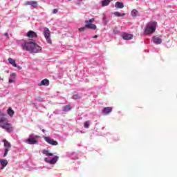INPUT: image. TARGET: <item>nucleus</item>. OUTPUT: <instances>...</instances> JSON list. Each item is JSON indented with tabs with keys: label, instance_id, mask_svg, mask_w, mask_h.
<instances>
[{
	"label": "nucleus",
	"instance_id": "nucleus-17",
	"mask_svg": "<svg viewBox=\"0 0 177 177\" xmlns=\"http://www.w3.org/2000/svg\"><path fill=\"white\" fill-rule=\"evenodd\" d=\"M131 15L132 17H138V16H139V11L136 9H133L131 11Z\"/></svg>",
	"mask_w": 177,
	"mask_h": 177
},
{
	"label": "nucleus",
	"instance_id": "nucleus-25",
	"mask_svg": "<svg viewBox=\"0 0 177 177\" xmlns=\"http://www.w3.org/2000/svg\"><path fill=\"white\" fill-rule=\"evenodd\" d=\"M113 33L117 35V34H120V30H118V29L117 28H115L113 29Z\"/></svg>",
	"mask_w": 177,
	"mask_h": 177
},
{
	"label": "nucleus",
	"instance_id": "nucleus-7",
	"mask_svg": "<svg viewBox=\"0 0 177 177\" xmlns=\"http://www.w3.org/2000/svg\"><path fill=\"white\" fill-rule=\"evenodd\" d=\"M93 21H95V19L92 18L88 21H85L86 27L90 30H96V25L93 24Z\"/></svg>",
	"mask_w": 177,
	"mask_h": 177
},
{
	"label": "nucleus",
	"instance_id": "nucleus-31",
	"mask_svg": "<svg viewBox=\"0 0 177 177\" xmlns=\"http://www.w3.org/2000/svg\"><path fill=\"white\" fill-rule=\"evenodd\" d=\"M53 13L55 15V14H56V13H57V9H54L53 10Z\"/></svg>",
	"mask_w": 177,
	"mask_h": 177
},
{
	"label": "nucleus",
	"instance_id": "nucleus-21",
	"mask_svg": "<svg viewBox=\"0 0 177 177\" xmlns=\"http://www.w3.org/2000/svg\"><path fill=\"white\" fill-rule=\"evenodd\" d=\"M7 113L10 117H13L15 115V111L12 109L11 107H9L8 109L7 110Z\"/></svg>",
	"mask_w": 177,
	"mask_h": 177
},
{
	"label": "nucleus",
	"instance_id": "nucleus-5",
	"mask_svg": "<svg viewBox=\"0 0 177 177\" xmlns=\"http://www.w3.org/2000/svg\"><path fill=\"white\" fill-rule=\"evenodd\" d=\"M44 37L47 42V44H52V39H50V30L48 28H44L43 30Z\"/></svg>",
	"mask_w": 177,
	"mask_h": 177
},
{
	"label": "nucleus",
	"instance_id": "nucleus-19",
	"mask_svg": "<svg viewBox=\"0 0 177 177\" xmlns=\"http://www.w3.org/2000/svg\"><path fill=\"white\" fill-rule=\"evenodd\" d=\"M115 8H117L118 9H122L124 8V3H121V2H116L115 4Z\"/></svg>",
	"mask_w": 177,
	"mask_h": 177
},
{
	"label": "nucleus",
	"instance_id": "nucleus-33",
	"mask_svg": "<svg viewBox=\"0 0 177 177\" xmlns=\"http://www.w3.org/2000/svg\"><path fill=\"white\" fill-rule=\"evenodd\" d=\"M93 38H97V35H95Z\"/></svg>",
	"mask_w": 177,
	"mask_h": 177
},
{
	"label": "nucleus",
	"instance_id": "nucleus-32",
	"mask_svg": "<svg viewBox=\"0 0 177 177\" xmlns=\"http://www.w3.org/2000/svg\"><path fill=\"white\" fill-rule=\"evenodd\" d=\"M5 37H6L7 38H9V34L8 32H6L4 34Z\"/></svg>",
	"mask_w": 177,
	"mask_h": 177
},
{
	"label": "nucleus",
	"instance_id": "nucleus-1",
	"mask_svg": "<svg viewBox=\"0 0 177 177\" xmlns=\"http://www.w3.org/2000/svg\"><path fill=\"white\" fill-rule=\"evenodd\" d=\"M21 48L24 50L30 52V53H39L42 50V47L38 46L35 40H29L22 43Z\"/></svg>",
	"mask_w": 177,
	"mask_h": 177
},
{
	"label": "nucleus",
	"instance_id": "nucleus-35",
	"mask_svg": "<svg viewBox=\"0 0 177 177\" xmlns=\"http://www.w3.org/2000/svg\"><path fill=\"white\" fill-rule=\"evenodd\" d=\"M68 1H71V0H68Z\"/></svg>",
	"mask_w": 177,
	"mask_h": 177
},
{
	"label": "nucleus",
	"instance_id": "nucleus-12",
	"mask_svg": "<svg viewBox=\"0 0 177 177\" xmlns=\"http://www.w3.org/2000/svg\"><path fill=\"white\" fill-rule=\"evenodd\" d=\"M122 37L123 39H125L126 41H129V39H132V38H133V35L129 33H123Z\"/></svg>",
	"mask_w": 177,
	"mask_h": 177
},
{
	"label": "nucleus",
	"instance_id": "nucleus-14",
	"mask_svg": "<svg viewBox=\"0 0 177 177\" xmlns=\"http://www.w3.org/2000/svg\"><path fill=\"white\" fill-rule=\"evenodd\" d=\"M111 111H113V108H111V107H105L102 110V113L104 115H107V114H110V113H111Z\"/></svg>",
	"mask_w": 177,
	"mask_h": 177
},
{
	"label": "nucleus",
	"instance_id": "nucleus-22",
	"mask_svg": "<svg viewBox=\"0 0 177 177\" xmlns=\"http://www.w3.org/2000/svg\"><path fill=\"white\" fill-rule=\"evenodd\" d=\"M71 106L70 105H66L65 106H64L62 108V111L65 112V113H67V111H70V110H71Z\"/></svg>",
	"mask_w": 177,
	"mask_h": 177
},
{
	"label": "nucleus",
	"instance_id": "nucleus-26",
	"mask_svg": "<svg viewBox=\"0 0 177 177\" xmlns=\"http://www.w3.org/2000/svg\"><path fill=\"white\" fill-rule=\"evenodd\" d=\"M73 99H75V100H77V99H80V95H78V94H75L73 96Z\"/></svg>",
	"mask_w": 177,
	"mask_h": 177
},
{
	"label": "nucleus",
	"instance_id": "nucleus-13",
	"mask_svg": "<svg viewBox=\"0 0 177 177\" xmlns=\"http://www.w3.org/2000/svg\"><path fill=\"white\" fill-rule=\"evenodd\" d=\"M25 5L26 6H27L28 5H30V6H32V8H34L35 9V8L38 6V3L35 1H26L25 3Z\"/></svg>",
	"mask_w": 177,
	"mask_h": 177
},
{
	"label": "nucleus",
	"instance_id": "nucleus-3",
	"mask_svg": "<svg viewBox=\"0 0 177 177\" xmlns=\"http://www.w3.org/2000/svg\"><path fill=\"white\" fill-rule=\"evenodd\" d=\"M156 28H157V22L150 21L148 23L145 28V34L149 35L156 32Z\"/></svg>",
	"mask_w": 177,
	"mask_h": 177
},
{
	"label": "nucleus",
	"instance_id": "nucleus-18",
	"mask_svg": "<svg viewBox=\"0 0 177 177\" xmlns=\"http://www.w3.org/2000/svg\"><path fill=\"white\" fill-rule=\"evenodd\" d=\"M8 62L10 63V64L13 66V67H17V64H16V60H15L14 59L8 58Z\"/></svg>",
	"mask_w": 177,
	"mask_h": 177
},
{
	"label": "nucleus",
	"instance_id": "nucleus-28",
	"mask_svg": "<svg viewBox=\"0 0 177 177\" xmlns=\"http://www.w3.org/2000/svg\"><path fill=\"white\" fill-rule=\"evenodd\" d=\"M102 20H103L104 21H105V23H107V18H106V16H105V15L103 16Z\"/></svg>",
	"mask_w": 177,
	"mask_h": 177
},
{
	"label": "nucleus",
	"instance_id": "nucleus-8",
	"mask_svg": "<svg viewBox=\"0 0 177 177\" xmlns=\"http://www.w3.org/2000/svg\"><path fill=\"white\" fill-rule=\"evenodd\" d=\"M3 142L4 143L3 157H6L8 156V153H9L10 149L12 147V145H10V142H8L6 140H3Z\"/></svg>",
	"mask_w": 177,
	"mask_h": 177
},
{
	"label": "nucleus",
	"instance_id": "nucleus-4",
	"mask_svg": "<svg viewBox=\"0 0 177 177\" xmlns=\"http://www.w3.org/2000/svg\"><path fill=\"white\" fill-rule=\"evenodd\" d=\"M39 138V136H34V134L29 135V138L25 140L24 142L27 145H37L38 143V139Z\"/></svg>",
	"mask_w": 177,
	"mask_h": 177
},
{
	"label": "nucleus",
	"instance_id": "nucleus-16",
	"mask_svg": "<svg viewBox=\"0 0 177 177\" xmlns=\"http://www.w3.org/2000/svg\"><path fill=\"white\" fill-rule=\"evenodd\" d=\"M0 164L1 165V169H4V168L8 165V160L6 159H0Z\"/></svg>",
	"mask_w": 177,
	"mask_h": 177
},
{
	"label": "nucleus",
	"instance_id": "nucleus-15",
	"mask_svg": "<svg viewBox=\"0 0 177 177\" xmlns=\"http://www.w3.org/2000/svg\"><path fill=\"white\" fill-rule=\"evenodd\" d=\"M49 85V80L48 79H44L41 81L39 84V86H48Z\"/></svg>",
	"mask_w": 177,
	"mask_h": 177
},
{
	"label": "nucleus",
	"instance_id": "nucleus-10",
	"mask_svg": "<svg viewBox=\"0 0 177 177\" xmlns=\"http://www.w3.org/2000/svg\"><path fill=\"white\" fill-rule=\"evenodd\" d=\"M152 39H153V44H156V45H160V44H162V39H161L157 36H153L152 37Z\"/></svg>",
	"mask_w": 177,
	"mask_h": 177
},
{
	"label": "nucleus",
	"instance_id": "nucleus-6",
	"mask_svg": "<svg viewBox=\"0 0 177 177\" xmlns=\"http://www.w3.org/2000/svg\"><path fill=\"white\" fill-rule=\"evenodd\" d=\"M45 162L50 164V165H55L57 161H59V156H54L53 158L47 157L44 158Z\"/></svg>",
	"mask_w": 177,
	"mask_h": 177
},
{
	"label": "nucleus",
	"instance_id": "nucleus-30",
	"mask_svg": "<svg viewBox=\"0 0 177 177\" xmlns=\"http://www.w3.org/2000/svg\"><path fill=\"white\" fill-rule=\"evenodd\" d=\"M8 82H10V84H11L12 82H15V79H12L10 77Z\"/></svg>",
	"mask_w": 177,
	"mask_h": 177
},
{
	"label": "nucleus",
	"instance_id": "nucleus-11",
	"mask_svg": "<svg viewBox=\"0 0 177 177\" xmlns=\"http://www.w3.org/2000/svg\"><path fill=\"white\" fill-rule=\"evenodd\" d=\"M26 37H28V38H37L38 35L35 32L30 30L27 32Z\"/></svg>",
	"mask_w": 177,
	"mask_h": 177
},
{
	"label": "nucleus",
	"instance_id": "nucleus-27",
	"mask_svg": "<svg viewBox=\"0 0 177 177\" xmlns=\"http://www.w3.org/2000/svg\"><path fill=\"white\" fill-rule=\"evenodd\" d=\"M10 78H12V80H15V78H16V73H12L10 75Z\"/></svg>",
	"mask_w": 177,
	"mask_h": 177
},
{
	"label": "nucleus",
	"instance_id": "nucleus-23",
	"mask_svg": "<svg viewBox=\"0 0 177 177\" xmlns=\"http://www.w3.org/2000/svg\"><path fill=\"white\" fill-rule=\"evenodd\" d=\"M113 15L115 16H117V17H122L125 16V15H127V14H125V13H120V12H114Z\"/></svg>",
	"mask_w": 177,
	"mask_h": 177
},
{
	"label": "nucleus",
	"instance_id": "nucleus-24",
	"mask_svg": "<svg viewBox=\"0 0 177 177\" xmlns=\"http://www.w3.org/2000/svg\"><path fill=\"white\" fill-rule=\"evenodd\" d=\"M91 124V122L86 121L84 124V128H89V125Z\"/></svg>",
	"mask_w": 177,
	"mask_h": 177
},
{
	"label": "nucleus",
	"instance_id": "nucleus-9",
	"mask_svg": "<svg viewBox=\"0 0 177 177\" xmlns=\"http://www.w3.org/2000/svg\"><path fill=\"white\" fill-rule=\"evenodd\" d=\"M44 139L48 143V145H51L52 146H57L59 145L57 141L54 140L53 139L50 138V137H44Z\"/></svg>",
	"mask_w": 177,
	"mask_h": 177
},
{
	"label": "nucleus",
	"instance_id": "nucleus-2",
	"mask_svg": "<svg viewBox=\"0 0 177 177\" xmlns=\"http://www.w3.org/2000/svg\"><path fill=\"white\" fill-rule=\"evenodd\" d=\"M0 128L5 129L8 132H13L12 124L8 122L6 115L2 111H0Z\"/></svg>",
	"mask_w": 177,
	"mask_h": 177
},
{
	"label": "nucleus",
	"instance_id": "nucleus-20",
	"mask_svg": "<svg viewBox=\"0 0 177 177\" xmlns=\"http://www.w3.org/2000/svg\"><path fill=\"white\" fill-rule=\"evenodd\" d=\"M42 153L43 154H45V156H47L48 157H52L53 156V153L49 152V151L46 150V149H44L42 151Z\"/></svg>",
	"mask_w": 177,
	"mask_h": 177
},
{
	"label": "nucleus",
	"instance_id": "nucleus-29",
	"mask_svg": "<svg viewBox=\"0 0 177 177\" xmlns=\"http://www.w3.org/2000/svg\"><path fill=\"white\" fill-rule=\"evenodd\" d=\"M79 31H81V32L85 31V27L80 28Z\"/></svg>",
	"mask_w": 177,
	"mask_h": 177
},
{
	"label": "nucleus",
	"instance_id": "nucleus-34",
	"mask_svg": "<svg viewBox=\"0 0 177 177\" xmlns=\"http://www.w3.org/2000/svg\"><path fill=\"white\" fill-rule=\"evenodd\" d=\"M42 132H44V133H45V129H42Z\"/></svg>",
	"mask_w": 177,
	"mask_h": 177
}]
</instances>
